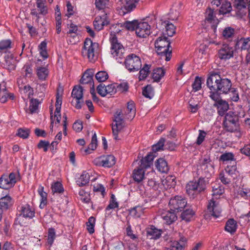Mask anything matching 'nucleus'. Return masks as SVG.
Instances as JSON below:
<instances>
[{
  "mask_svg": "<svg viewBox=\"0 0 250 250\" xmlns=\"http://www.w3.org/2000/svg\"><path fill=\"white\" fill-rule=\"evenodd\" d=\"M136 114L135 105L132 101L127 103V106L124 113L121 111H117L115 115L114 124L112 125V133L114 139L116 140H119L118 135L124 126V120H132Z\"/></svg>",
  "mask_w": 250,
  "mask_h": 250,
  "instance_id": "1",
  "label": "nucleus"
},
{
  "mask_svg": "<svg viewBox=\"0 0 250 250\" xmlns=\"http://www.w3.org/2000/svg\"><path fill=\"white\" fill-rule=\"evenodd\" d=\"M245 113L243 109L240 111H229L225 116L223 121L224 129L228 132H234L239 130L240 124L243 123Z\"/></svg>",
  "mask_w": 250,
  "mask_h": 250,
  "instance_id": "2",
  "label": "nucleus"
},
{
  "mask_svg": "<svg viewBox=\"0 0 250 250\" xmlns=\"http://www.w3.org/2000/svg\"><path fill=\"white\" fill-rule=\"evenodd\" d=\"M207 84L210 90H215L222 94H227L231 88V81L227 78H222L216 73L212 74L208 78Z\"/></svg>",
  "mask_w": 250,
  "mask_h": 250,
  "instance_id": "3",
  "label": "nucleus"
},
{
  "mask_svg": "<svg viewBox=\"0 0 250 250\" xmlns=\"http://www.w3.org/2000/svg\"><path fill=\"white\" fill-rule=\"evenodd\" d=\"M154 158L153 154L149 153L145 157L142 159L139 167L135 169L133 173V178L136 182L139 183L144 179L145 169L150 167L152 165Z\"/></svg>",
  "mask_w": 250,
  "mask_h": 250,
  "instance_id": "4",
  "label": "nucleus"
},
{
  "mask_svg": "<svg viewBox=\"0 0 250 250\" xmlns=\"http://www.w3.org/2000/svg\"><path fill=\"white\" fill-rule=\"evenodd\" d=\"M170 42L165 36L160 37L155 42L157 53L162 59L168 61L171 59V50H169Z\"/></svg>",
  "mask_w": 250,
  "mask_h": 250,
  "instance_id": "5",
  "label": "nucleus"
},
{
  "mask_svg": "<svg viewBox=\"0 0 250 250\" xmlns=\"http://www.w3.org/2000/svg\"><path fill=\"white\" fill-rule=\"evenodd\" d=\"M98 43L93 42L91 39H86L82 50V54L90 62H94L96 59L95 50L98 48Z\"/></svg>",
  "mask_w": 250,
  "mask_h": 250,
  "instance_id": "6",
  "label": "nucleus"
},
{
  "mask_svg": "<svg viewBox=\"0 0 250 250\" xmlns=\"http://www.w3.org/2000/svg\"><path fill=\"white\" fill-rule=\"evenodd\" d=\"M207 183L203 178H200L197 181H190L186 186L187 192L188 195H194L205 190Z\"/></svg>",
  "mask_w": 250,
  "mask_h": 250,
  "instance_id": "7",
  "label": "nucleus"
},
{
  "mask_svg": "<svg viewBox=\"0 0 250 250\" xmlns=\"http://www.w3.org/2000/svg\"><path fill=\"white\" fill-rule=\"evenodd\" d=\"M125 68L130 72H135L139 70L142 66V62L140 58L134 54H130L127 56L125 60Z\"/></svg>",
  "mask_w": 250,
  "mask_h": 250,
  "instance_id": "8",
  "label": "nucleus"
},
{
  "mask_svg": "<svg viewBox=\"0 0 250 250\" xmlns=\"http://www.w3.org/2000/svg\"><path fill=\"white\" fill-rule=\"evenodd\" d=\"M110 52L116 60L122 59L124 57L125 49L123 46L118 42L117 38L114 36L110 39Z\"/></svg>",
  "mask_w": 250,
  "mask_h": 250,
  "instance_id": "9",
  "label": "nucleus"
},
{
  "mask_svg": "<svg viewBox=\"0 0 250 250\" xmlns=\"http://www.w3.org/2000/svg\"><path fill=\"white\" fill-rule=\"evenodd\" d=\"M187 205L186 199L182 196L177 195L171 198L169 201L170 210L178 212L182 211Z\"/></svg>",
  "mask_w": 250,
  "mask_h": 250,
  "instance_id": "10",
  "label": "nucleus"
},
{
  "mask_svg": "<svg viewBox=\"0 0 250 250\" xmlns=\"http://www.w3.org/2000/svg\"><path fill=\"white\" fill-rule=\"evenodd\" d=\"M221 208L218 203L211 199L208 201L207 207V212L205 214V218H208L210 217L217 218L221 216Z\"/></svg>",
  "mask_w": 250,
  "mask_h": 250,
  "instance_id": "11",
  "label": "nucleus"
},
{
  "mask_svg": "<svg viewBox=\"0 0 250 250\" xmlns=\"http://www.w3.org/2000/svg\"><path fill=\"white\" fill-rule=\"evenodd\" d=\"M16 182L15 173L12 172L9 175H2L0 178V188L9 189L14 186Z\"/></svg>",
  "mask_w": 250,
  "mask_h": 250,
  "instance_id": "12",
  "label": "nucleus"
},
{
  "mask_svg": "<svg viewBox=\"0 0 250 250\" xmlns=\"http://www.w3.org/2000/svg\"><path fill=\"white\" fill-rule=\"evenodd\" d=\"M93 162L96 166H103L105 167H110L115 165L116 160L113 155H107L95 159Z\"/></svg>",
  "mask_w": 250,
  "mask_h": 250,
  "instance_id": "13",
  "label": "nucleus"
},
{
  "mask_svg": "<svg viewBox=\"0 0 250 250\" xmlns=\"http://www.w3.org/2000/svg\"><path fill=\"white\" fill-rule=\"evenodd\" d=\"M213 166L210 158L206 157L203 160L200 168L198 169V172H201L205 177H209L213 173Z\"/></svg>",
  "mask_w": 250,
  "mask_h": 250,
  "instance_id": "14",
  "label": "nucleus"
},
{
  "mask_svg": "<svg viewBox=\"0 0 250 250\" xmlns=\"http://www.w3.org/2000/svg\"><path fill=\"white\" fill-rule=\"evenodd\" d=\"M234 49L232 47L227 44H223L218 50V56L220 59L227 60L233 57Z\"/></svg>",
  "mask_w": 250,
  "mask_h": 250,
  "instance_id": "15",
  "label": "nucleus"
},
{
  "mask_svg": "<svg viewBox=\"0 0 250 250\" xmlns=\"http://www.w3.org/2000/svg\"><path fill=\"white\" fill-rule=\"evenodd\" d=\"M135 33L138 37L146 38L150 34V26L146 22H139Z\"/></svg>",
  "mask_w": 250,
  "mask_h": 250,
  "instance_id": "16",
  "label": "nucleus"
},
{
  "mask_svg": "<svg viewBox=\"0 0 250 250\" xmlns=\"http://www.w3.org/2000/svg\"><path fill=\"white\" fill-rule=\"evenodd\" d=\"M42 62L40 60H38L36 63V74L38 78L42 81L45 80L49 74V71L46 66H41Z\"/></svg>",
  "mask_w": 250,
  "mask_h": 250,
  "instance_id": "17",
  "label": "nucleus"
},
{
  "mask_svg": "<svg viewBox=\"0 0 250 250\" xmlns=\"http://www.w3.org/2000/svg\"><path fill=\"white\" fill-rule=\"evenodd\" d=\"M20 215L26 218L32 219L35 216V210L28 204L22 205L19 207Z\"/></svg>",
  "mask_w": 250,
  "mask_h": 250,
  "instance_id": "18",
  "label": "nucleus"
},
{
  "mask_svg": "<svg viewBox=\"0 0 250 250\" xmlns=\"http://www.w3.org/2000/svg\"><path fill=\"white\" fill-rule=\"evenodd\" d=\"M14 203V199L9 194H3V196L0 198V209L6 210L13 206Z\"/></svg>",
  "mask_w": 250,
  "mask_h": 250,
  "instance_id": "19",
  "label": "nucleus"
},
{
  "mask_svg": "<svg viewBox=\"0 0 250 250\" xmlns=\"http://www.w3.org/2000/svg\"><path fill=\"white\" fill-rule=\"evenodd\" d=\"M106 14H103L101 16H97L93 22V25L95 29L98 31L102 30L104 26L108 24Z\"/></svg>",
  "mask_w": 250,
  "mask_h": 250,
  "instance_id": "20",
  "label": "nucleus"
},
{
  "mask_svg": "<svg viewBox=\"0 0 250 250\" xmlns=\"http://www.w3.org/2000/svg\"><path fill=\"white\" fill-rule=\"evenodd\" d=\"M71 95L76 100L75 107L78 109L81 108L82 107V103L80 100L83 97L82 87L81 86H75L73 89Z\"/></svg>",
  "mask_w": 250,
  "mask_h": 250,
  "instance_id": "21",
  "label": "nucleus"
},
{
  "mask_svg": "<svg viewBox=\"0 0 250 250\" xmlns=\"http://www.w3.org/2000/svg\"><path fill=\"white\" fill-rule=\"evenodd\" d=\"M161 218L165 223L170 225L174 222L177 219L175 212L170 210H163L161 213Z\"/></svg>",
  "mask_w": 250,
  "mask_h": 250,
  "instance_id": "22",
  "label": "nucleus"
},
{
  "mask_svg": "<svg viewBox=\"0 0 250 250\" xmlns=\"http://www.w3.org/2000/svg\"><path fill=\"white\" fill-rule=\"evenodd\" d=\"M213 105L217 107L218 113L221 116L224 115L226 112L229 109L228 103L224 100H221L217 103H215Z\"/></svg>",
  "mask_w": 250,
  "mask_h": 250,
  "instance_id": "23",
  "label": "nucleus"
},
{
  "mask_svg": "<svg viewBox=\"0 0 250 250\" xmlns=\"http://www.w3.org/2000/svg\"><path fill=\"white\" fill-rule=\"evenodd\" d=\"M161 26L165 27V30L163 32L164 35H167L169 37H172L175 33V27L168 21H164L161 22Z\"/></svg>",
  "mask_w": 250,
  "mask_h": 250,
  "instance_id": "24",
  "label": "nucleus"
},
{
  "mask_svg": "<svg viewBox=\"0 0 250 250\" xmlns=\"http://www.w3.org/2000/svg\"><path fill=\"white\" fill-rule=\"evenodd\" d=\"M236 47L241 50H248L250 48V37L241 38L235 44Z\"/></svg>",
  "mask_w": 250,
  "mask_h": 250,
  "instance_id": "25",
  "label": "nucleus"
},
{
  "mask_svg": "<svg viewBox=\"0 0 250 250\" xmlns=\"http://www.w3.org/2000/svg\"><path fill=\"white\" fill-rule=\"evenodd\" d=\"M205 20L215 26L219 22L218 20L215 17L214 11L210 8H208L206 12Z\"/></svg>",
  "mask_w": 250,
  "mask_h": 250,
  "instance_id": "26",
  "label": "nucleus"
},
{
  "mask_svg": "<svg viewBox=\"0 0 250 250\" xmlns=\"http://www.w3.org/2000/svg\"><path fill=\"white\" fill-rule=\"evenodd\" d=\"M238 225L233 219H229L226 223L225 230L231 234H233L236 231Z\"/></svg>",
  "mask_w": 250,
  "mask_h": 250,
  "instance_id": "27",
  "label": "nucleus"
},
{
  "mask_svg": "<svg viewBox=\"0 0 250 250\" xmlns=\"http://www.w3.org/2000/svg\"><path fill=\"white\" fill-rule=\"evenodd\" d=\"M156 167L157 169L162 173H167L169 170L167 163L163 158H160L157 160Z\"/></svg>",
  "mask_w": 250,
  "mask_h": 250,
  "instance_id": "28",
  "label": "nucleus"
},
{
  "mask_svg": "<svg viewBox=\"0 0 250 250\" xmlns=\"http://www.w3.org/2000/svg\"><path fill=\"white\" fill-rule=\"evenodd\" d=\"M147 235L150 237L151 239H156L161 235V230L155 228L153 226H150L147 229Z\"/></svg>",
  "mask_w": 250,
  "mask_h": 250,
  "instance_id": "29",
  "label": "nucleus"
},
{
  "mask_svg": "<svg viewBox=\"0 0 250 250\" xmlns=\"http://www.w3.org/2000/svg\"><path fill=\"white\" fill-rule=\"evenodd\" d=\"M165 71L161 67H158L154 69L151 74L152 79L155 82H159L160 80L164 76Z\"/></svg>",
  "mask_w": 250,
  "mask_h": 250,
  "instance_id": "30",
  "label": "nucleus"
},
{
  "mask_svg": "<svg viewBox=\"0 0 250 250\" xmlns=\"http://www.w3.org/2000/svg\"><path fill=\"white\" fill-rule=\"evenodd\" d=\"M89 174L86 171H84L82 173L80 177L78 179L76 183L77 185H78L79 187H83L89 183Z\"/></svg>",
  "mask_w": 250,
  "mask_h": 250,
  "instance_id": "31",
  "label": "nucleus"
},
{
  "mask_svg": "<svg viewBox=\"0 0 250 250\" xmlns=\"http://www.w3.org/2000/svg\"><path fill=\"white\" fill-rule=\"evenodd\" d=\"M212 198L214 200L219 198V197L222 195L225 191L224 188L223 186L219 185H214L212 187Z\"/></svg>",
  "mask_w": 250,
  "mask_h": 250,
  "instance_id": "32",
  "label": "nucleus"
},
{
  "mask_svg": "<svg viewBox=\"0 0 250 250\" xmlns=\"http://www.w3.org/2000/svg\"><path fill=\"white\" fill-rule=\"evenodd\" d=\"M139 0H126L125 3L124 5V8L125 10L124 13H129L134 9Z\"/></svg>",
  "mask_w": 250,
  "mask_h": 250,
  "instance_id": "33",
  "label": "nucleus"
},
{
  "mask_svg": "<svg viewBox=\"0 0 250 250\" xmlns=\"http://www.w3.org/2000/svg\"><path fill=\"white\" fill-rule=\"evenodd\" d=\"M5 67L9 71L13 70L16 68V60L12 56H7L5 57Z\"/></svg>",
  "mask_w": 250,
  "mask_h": 250,
  "instance_id": "34",
  "label": "nucleus"
},
{
  "mask_svg": "<svg viewBox=\"0 0 250 250\" xmlns=\"http://www.w3.org/2000/svg\"><path fill=\"white\" fill-rule=\"evenodd\" d=\"M92 81V73L91 70H87L84 72L82 76L80 82L82 84H87L91 83Z\"/></svg>",
  "mask_w": 250,
  "mask_h": 250,
  "instance_id": "35",
  "label": "nucleus"
},
{
  "mask_svg": "<svg viewBox=\"0 0 250 250\" xmlns=\"http://www.w3.org/2000/svg\"><path fill=\"white\" fill-rule=\"evenodd\" d=\"M150 66L151 65L146 64L143 67L140 69L139 76L140 81L144 80L146 78L149 73Z\"/></svg>",
  "mask_w": 250,
  "mask_h": 250,
  "instance_id": "36",
  "label": "nucleus"
},
{
  "mask_svg": "<svg viewBox=\"0 0 250 250\" xmlns=\"http://www.w3.org/2000/svg\"><path fill=\"white\" fill-rule=\"evenodd\" d=\"M194 214V212L192 209H187L184 211L181 215L182 220L187 222L190 221Z\"/></svg>",
  "mask_w": 250,
  "mask_h": 250,
  "instance_id": "37",
  "label": "nucleus"
},
{
  "mask_svg": "<svg viewBox=\"0 0 250 250\" xmlns=\"http://www.w3.org/2000/svg\"><path fill=\"white\" fill-rule=\"evenodd\" d=\"M146 208L143 206H137L131 209L130 213L135 217H140Z\"/></svg>",
  "mask_w": 250,
  "mask_h": 250,
  "instance_id": "38",
  "label": "nucleus"
},
{
  "mask_svg": "<svg viewBox=\"0 0 250 250\" xmlns=\"http://www.w3.org/2000/svg\"><path fill=\"white\" fill-rule=\"evenodd\" d=\"M234 29L230 27H226L223 31L222 35L225 39L231 40L234 34Z\"/></svg>",
  "mask_w": 250,
  "mask_h": 250,
  "instance_id": "39",
  "label": "nucleus"
},
{
  "mask_svg": "<svg viewBox=\"0 0 250 250\" xmlns=\"http://www.w3.org/2000/svg\"><path fill=\"white\" fill-rule=\"evenodd\" d=\"M51 190L53 194L62 193L64 191L62 184L59 182H56L52 184Z\"/></svg>",
  "mask_w": 250,
  "mask_h": 250,
  "instance_id": "40",
  "label": "nucleus"
},
{
  "mask_svg": "<svg viewBox=\"0 0 250 250\" xmlns=\"http://www.w3.org/2000/svg\"><path fill=\"white\" fill-rule=\"evenodd\" d=\"M39 50L40 51V55L44 59H45L48 57V54L46 50L47 43L45 41L41 42L39 44Z\"/></svg>",
  "mask_w": 250,
  "mask_h": 250,
  "instance_id": "41",
  "label": "nucleus"
},
{
  "mask_svg": "<svg viewBox=\"0 0 250 250\" xmlns=\"http://www.w3.org/2000/svg\"><path fill=\"white\" fill-rule=\"evenodd\" d=\"M163 185L167 188H170L175 185L176 182L172 176H168L162 180Z\"/></svg>",
  "mask_w": 250,
  "mask_h": 250,
  "instance_id": "42",
  "label": "nucleus"
},
{
  "mask_svg": "<svg viewBox=\"0 0 250 250\" xmlns=\"http://www.w3.org/2000/svg\"><path fill=\"white\" fill-rule=\"evenodd\" d=\"M143 94L145 97L151 99L154 96L153 87L150 85H147L144 88Z\"/></svg>",
  "mask_w": 250,
  "mask_h": 250,
  "instance_id": "43",
  "label": "nucleus"
},
{
  "mask_svg": "<svg viewBox=\"0 0 250 250\" xmlns=\"http://www.w3.org/2000/svg\"><path fill=\"white\" fill-rule=\"evenodd\" d=\"M37 7L40 11V14L42 15H46L47 13V9L45 5V1L43 0H37Z\"/></svg>",
  "mask_w": 250,
  "mask_h": 250,
  "instance_id": "44",
  "label": "nucleus"
},
{
  "mask_svg": "<svg viewBox=\"0 0 250 250\" xmlns=\"http://www.w3.org/2000/svg\"><path fill=\"white\" fill-rule=\"evenodd\" d=\"M38 192L41 197V202L40 205V207L42 208V206H45L47 203V193L43 191V187H40L38 189Z\"/></svg>",
  "mask_w": 250,
  "mask_h": 250,
  "instance_id": "45",
  "label": "nucleus"
},
{
  "mask_svg": "<svg viewBox=\"0 0 250 250\" xmlns=\"http://www.w3.org/2000/svg\"><path fill=\"white\" fill-rule=\"evenodd\" d=\"M79 196L80 199L83 203H88L90 200L89 193L83 189L79 190Z\"/></svg>",
  "mask_w": 250,
  "mask_h": 250,
  "instance_id": "46",
  "label": "nucleus"
},
{
  "mask_svg": "<svg viewBox=\"0 0 250 250\" xmlns=\"http://www.w3.org/2000/svg\"><path fill=\"white\" fill-rule=\"evenodd\" d=\"M11 42L10 40H2L0 42V52H6L11 48Z\"/></svg>",
  "mask_w": 250,
  "mask_h": 250,
  "instance_id": "47",
  "label": "nucleus"
},
{
  "mask_svg": "<svg viewBox=\"0 0 250 250\" xmlns=\"http://www.w3.org/2000/svg\"><path fill=\"white\" fill-rule=\"evenodd\" d=\"M231 11V6L230 2L225 1L223 3L220 9V13L222 14H225Z\"/></svg>",
  "mask_w": 250,
  "mask_h": 250,
  "instance_id": "48",
  "label": "nucleus"
},
{
  "mask_svg": "<svg viewBox=\"0 0 250 250\" xmlns=\"http://www.w3.org/2000/svg\"><path fill=\"white\" fill-rule=\"evenodd\" d=\"M95 77L99 82L105 81L108 78L107 73L105 71H101L97 73Z\"/></svg>",
  "mask_w": 250,
  "mask_h": 250,
  "instance_id": "49",
  "label": "nucleus"
},
{
  "mask_svg": "<svg viewBox=\"0 0 250 250\" xmlns=\"http://www.w3.org/2000/svg\"><path fill=\"white\" fill-rule=\"evenodd\" d=\"M119 207L118 203L116 201V199L114 194H112L111 199L109 202V205L106 208V210H108L111 209H115L118 208Z\"/></svg>",
  "mask_w": 250,
  "mask_h": 250,
  "instance_id": "50",
  "label": "nucleus"
},
{
  "mask_svg": "<svg viewBox=\"0 0 250 250\" xmlns=\"http://www.w3.org/2000/svg\"><path fill=\"white\" fill-rule=\"evenodd\" d=\"M39 102L38 100L32 99L30 100L29 110L31 113L36 112L38 109Z\"/></svg>",
  "mask_w": 250,
  "mask_h": 250,
  "instance_id": "51",
  "label": "nucleus"
},
{
  "mask_svg": "<svg viewBox=\"0 0 250 250\" xmlns=\"http://www.w3.org/2000/svg\"><path fill=\"white\" fill-rule=\"evenodd\" d=\"M139 22L137 21H127L125 22V27L129 30H135L138 26Z\"/></svg>",
  "mask_w": 250,
  "mask_h": 250,
  "instance_id": "52",
  "label": "nucleus"
},
{
  "mask_svg": "<svg viewBox=\"0 0 250 250\" xmlns=\"http://www.w3.org/2000/svg\"><path fill=\"white\" fill-rule=\"evenodd\" d=\"M221 94L222 93H220L217 90H210L209 97L211 99L215 101V103H217L218 101L222 100L220 97V94Z\"/></svg>",
  "mask_w": 250,
  "mask_h": 250,
  "instance_id": "53",
  "label": "nucleus"
},
{
  "mask_svg": "<svg viewBox=\"0 0 250 250\" xmlns=\"http://www.w3.org/2000/svg\"><path fill=\"white\" fill-rule=\"evenodd\" d=\"M165 139L161 138L156 144H155L152 146V150L154 152H156L161 150H163V147L165 145Z\"/></svg>",
  "mask_w": 250,
  "mask_h": 250,
  "instance_id": "54",
  "label": "nucleus"
},
{
  "mask_svg": "<svg viewBox=\"0 0 250 250\" xmlns=\"http://www.w3.org/2000/svg\"><path fill=\"white\" fill-rule=\"evenodd\" d=\"M95 219L93 217H90L86 223L87 229L90 233H93L94 232V225Z\"/></svg>",
  "mask_w": 250,
  "mask_h": 250,
  "instance_id": "55",
  "label": "nucleus"
},
{
  "mask_svg": "<svg viewBox=\"0 0 250 250\" xmlns=\"http://www.w3.org/2000/svg\"><path fill=\"white\" fill-rule=\"evenodd\" d=\"M185 240L183 238L180 241L173 242L171 247L174 249V250H181L185 245Z\"/></svg>",
  "mask_w": 250,
  "mask_h": 250,
  "instance_id": "56",
  "label": "nucleus"
},
{
  "mask_svg": "<svg viewBox=\"0 0 250 250\" xmlns=\"http://www.w3.org/2000/svg\"><path fill=\"white\" fill-rule=\"evenodd\" d=\"M226 172L231 177L234 178L236 176V165L228 166L225 169Z\"/></svg>",
  "mask_w": 250,
  "mask_h": 250,
  "instance_id": "57",
  "label": "nucleus"
},
{
  "mask_svg": "<svg viewBox=\"0 0 250 250\" xmlns=\"http://www.w3.org/2000/svg\"><path fill=\"white\" fill-rule=\"evenodd\" d=\"M236 5L238 9H241L242 8H245L250 4V0H235Z\"/></svg>",
  "mask_w": 250,
  "mask_h": 250,
  "instance_id": "58",
  "label": "nucleus"
},
{
  "mask_svg": "<svg viewBox=\"0 0 250 250\" xmlns=\"http://www.w3.org/2000/svg\"><path fill=\"white\" fill-rule=\"evenodd\" d=\"M234 159V155L231 152H226L222 154L220 160L223 161H233Z\"/></svg>",
  "mask_w": 250,
  "mask_h": 250,
  "instance_id": "59",
  "label": "nucleus"
},
{
  "mask_svg": "<svg viewBox=\"0 0 250 250\" xmlns=\"http://www.w3.org/2000/svg\"><path fill=\"white\" fill-rule=\"evenodd\" d=\"M107 95H112L117 92V85L116 83L108 84L106 86Z\"/></svg>",
  "mask_w": 250,
  "mask_h": 250,
  "instance_id": "60",
  "label": "nucleus"
},
{
  "mask_svg": "<svg viewBox=\"0 0 250 250\" xmlns=\"http://www.w3.org/2000/svg\"><path fill=\"white\" fill-rule=\"evenodd\" d=\"M109 0H96L95 5L99 9H103L108 5Z\"/></svg>",
  "mask_w": 250,
  "mask_h": 250,
  "instance_id": "61",
  "label": "nucleus"
},
{
  "mask_svg": "<svg viewBox=\"0 0 250 250\" xmlns=\"http://www.w3.org/2000/svg\"><path fill=\"white\" fill-rule=\"evenodd\" d=\"M202 81L201 79L199 77H196L193 83L192 84V88L195 91H197L201 88Z\"/></svg>",
  "mask_w": 250,
  "mask_h": 250,
  "instance_id": "62",
  "label": "nucleus"
},
{
  "mask_svg": "<svg viewBox=\"0 0 250 250\" xmlns=\"http://www.w3.org/2000/svg\"><path fill=\"white\" fill-rule=\"evenodd\" d=\"M207 133L202 130H199V135L196 141V144L197 145H200L204 142Z\"/></svg>",
  "mask_w": 250,
  "mask_h": 250,
  "instance_id": "63",
  "label": "nucleus"
},
{
  "mask_svg": "<svg viewBox=\"0 0 250 250\" xmlns=\"http://www.w3.org/2000/svg\"><path fill=\"white\" fill-rule=\"evenodd\" d=\"M56 234L55 229L53 228L49 229L48 232V243L51 245L55 238Z\"/></svg>",
  "mask_w": 250,
  "mask_h": 250,
  "instance_id": "64",
  "label": "nucleus"
}]
</instances>
